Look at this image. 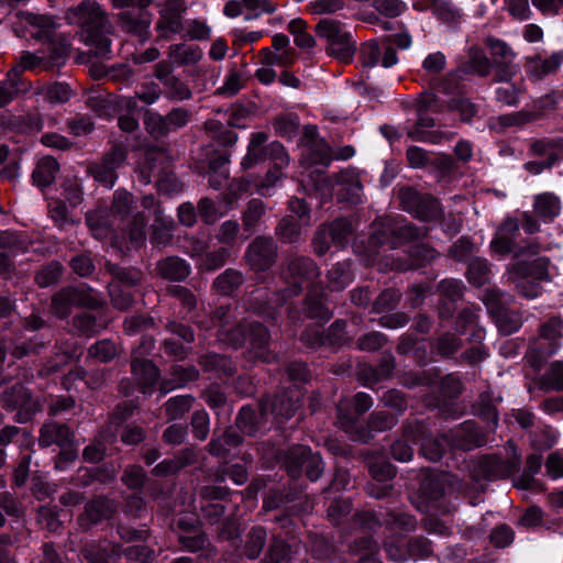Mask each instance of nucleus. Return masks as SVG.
Masks as SVG:
<instances>
[{"mask_svg": "<svg viewBox=\"0 0 563 563\" xmlns=\"http://www.w3.org/2000/svg\"><path fill=\"white\" fill-rule=\"evenodd\" d=\"M64 18L69 25L79 29L80 40L93 47V51L78 53L76 64L96 68L97 63L93 59L106 57L111 52L110 35L113 33V25L108 13L96 0H84L68 8Z\"/></svg>", "mask_w": 563, "mask_h": 563, "instance_id": "f257e3e1", "label": "nucleus"}, {"mask_svg": "<svg viewBox=\"0 0 563 563\" xmlns=\"http://www.w3.org/2000/svg\"><path fill=\"white\" fill-rule=\"evenodd\" d=\"M289 154L279 141H269L264 131L250 134L246 153L240 168L243 173H260L266 186H275L283 176V169L289 165Z\"/></svg>", "mask_w": 563, "mask_h": 563, "instance_id": "f03ea898", "label": "nucleus"}, {"mask_svg": "<svg viewBox=\"0 0 563 563\" xmlns=\"http://www.w3.org/2000/svg\"><path fill=\"white\" fill-rule=\"evenodd\" d=\"M415 80L423 82V92L418 101L416 123L424 130L438 125V118L431 115V112H438L443 107L444 100L440 95H453L459 91L460 84L455 77L442 76V73H415Z\"/></svg>", "mask_w": 563, "mask_h": 563, "instance_id": "7ed1b4c3", "label": "nucleus"}, {"mask_svg": "<svg viewBox=\"0 0 563 563\" xmlns=\"http://www.w3.org/2000/svg\"><path fill=\"white\" fill-rule=\"evenodd\" d=\"M210 131L217 147L207 154L206 164L200 166L199 173L208 177V184L211 188L220 190L229 180L228 166L239 135L219 121L212 123Z\"/></svg>", "mask_w": 563, "mask_h": 563, "instance_id": "20e7f679", "label": "nucleus"}, {"mask_svg": "<svg viewBox=\"0 0 563 563\" xmlns=\"http://www.w3.org/2000/svg\"><path fill=\"white\" fill-rule=\"evenodd\" d=\"M228 341L235 347H246L247 358L254 363L271 364L277 355L271 349L268 328L260 321L243 320L227 333Z\"/></svg>", "mask_w": 563, "mask_h": 563, "instance_id": "39448f33", "label": "nucleus"}, {"mask_svg": "<svg viewBox=\"0 0 563 563\" xmlns=\"http://www.w3.org/2000/svg\"><path fill=\"white\" fill-rule=\"evenodd\" d=\"M550 260L547 256L525 255L511 257L507 272L517 280L516 289L527 299H534L542 295L543 282H550Z\"/></svg>", "mask_w": 563, "mask_h": 563, "instance_id": "423d86ee", "label": "nucleus"}, {"mask_svg": "<svg viewBox=\"0 0 563 563\" xmlns=\"http://www.w3.org/2000/svg\"><path fill=\"white\" fill-rule=\"evenodd\" d=\"M520 236V219L507 214L489 242L490 251L500 258L538 255L540 245L531 240L518 241Z\"/></svg>", "mask_w": 563, "mask_h": 563, "instance_id": "0eeeda50", "label": "nucleus"}, {"mask_svg": "<svg viewBox=\"0 0 563 563\" xmlns=\"http://www.w3.org/2000/svg\"><path fill=\"white\" fill-rule=\"evenodd\" d=\"M141 176L146 183L153 181L161 195L172 197L183 190V183L173 172V162L166 151H147Z\"/></svg>", "mask_w": 563, "mask_h": 563, "instance_id": "6e6552de", "label": "nucleus"}, {"mask_svg": "<svg viewBox=\"0 0 563 563\" xmlns=\"http://www.w3.org/2000/svg\"><path fill=\"white\" fill-rule=\"evenodd\" d=\"M170 529L181 551L189 553L214 551L197 514L180 512L172 519Z\"/></svg>", "mask_w": 563, "mask_h": 563, "instance_id": "1a4fd4ad", "label": "nucleus"}, {"mask_svg": "<svg viewBox=\"0 0 563 563\" xmlns=\"http://www.w3.org/2000/svg\"><path fill=\"white\" fill-rule=\"evenodd\" d=\"M479 316L470 308H464L455 317L454 330L466 338L472 344L471 347L462 352L463 360L470 365H476L489 356L488 349L483 344L486 330L479 324Z\"/></svg>", "mask_w": 563, "mask_h": 563, "instance_id": "9d476101", "label": "nucleus"}, {"mask_svg": "<svg viewBox=\"0 0 563 563\" xmlns=\"http://www.w3.org/2000/svg\"><path fill=\"white\" fill-rule=\"evenodd\" d=\"M287 474L291 479L305 477L311 483L317 482L324 473L325 464L318 451L309 445L294 444L288 448L284 459Z\"/></svg>", "mask_w": 563, "mask_h": 563, "instance_id": "9b49d317", "label": "nucleus"}, {"mask_svg": "<svg viewBox=\"0 0 563 563\" xmlns=\"http://www.w3.org/2000/svg\"><path fill=\"white\" fill-rule=\"evenodd\" d=\"M347 321L345 319H335L327 329L306 327L299 336L300 342L308 350H329L338 352L343 346H349L352 339L347 333Z\"/></svg>", "mask_w": 563, "mask_h": 563, "instance_id": "f8f14e48", "label": "nucleus"}, {"mask_svg": "<svg viewBox=\"0 0 563 563\" xmlns=\"http://www.w3.org/2000/svg\"><path fill=\"white\" fill-rule=\"evenodd\" d=\"M398 199L401 209L421 222H439L444 218L441 201L429 192L406 185L399 189Z\"/></svg>", "mask_w": 563, "mask_h": 563, "instance_id": "ddd939ff", "label": "nucleus"}, {"mask_svg": "<svg viewBox=\"0 0 563 563\" xmlns=\"http://www.w3.org/2000/svg\"><path fill=\"white\" fill-rule=\"evenodd\" d=\"M129 153L128 144L122 141L113 142L100 161L89 164V175L99 186L112 189L119 179V170L128 164Z\"/></svg>", "mask_w": 563, "mask_h": 563, "instance_id": "4468645a", "label": "nucleus"}, {"mask_svg": "<svg viewBox=\"0 0 563 563\" xmlns=\"http://www.w3.org/2000/svg\"><path fill=\"white\" fill-rule=\"evenodd\" d=\"M158 82L150 81L141 85L135 90V99L145 104L154 103L161 93H165L168 99L186 100L191 97V91L187 84L174 75V73H153Z\"/></svg>", "mask_w": 563, "mask_h": 563, "instance_id": "2eb2a0df", "label": "nucleus"}, {"mask_svg": "<svg viewBox=\"0 0 563 563\" xmlns=\"http://www.w3.org/2000/svg\"><path fill=\"white\" fill-rule=\"evenodd\" d=\"M2 408L15 412L13 419L19 423H27L43 410V401L33 396L22 383L16 382L2 390Z\"/></svg>", "mask_w": 563, "mask_h": 563, "instance_id": "dca6fc26", "label": "nucleus"}, {"mask_svg": "<svg viewBox=\"0 0 563 563\" xmlns=\"http://www.w3.org/2000/svg\"><path fill=\"white\" fill-rule=\"evenodd\" d=\"M353 233L352 222L341 216L318 227L312 238L311 246L318 256H323L330 251L331 246L344 250L349 245Z\"/></svg>", "mask_w": 563, "mask_h": 563, "instance_id": "f3484780", "label": "nucleus"}, {"mask_svg": "<svg viewBox=\"0 0 563 563\" xmlns=\"http://www.w3.org/2000/svg\"><path fill=\"white\" fill-rule=\"evenodd\" d=\"M420 230L413 224L402 219L397 222L386 219L375 228L369 238L368 243L373 247H388L395 250L406 243L419 240Z\"/></svg>", "mask_w": 563, "mask_h": 563, "instance_id": "a211bd4d", "label": "nucleus"}, {"mask_svg": "<svg viewBox=\"0 0 563 563\" xmlns=\"http://www.w3.org/2000/svg\"><path fill=\"white\" fill-rule=\"evenodd\" d=\"M412 444L419 448L420 454L431 462H439L445 454L448 435L441 438L434 435L432 426L424 419H416L409 422L404 430Z\"/></svg>", "mask_w": 563, "mask_h": 563, "instance_id": "6ab92c4d", "label": "nucleus"}, {"mask_svg": "<svg viewBox=\"0 0 563 563\" xmlns=\"http://www.w3.org/2000/svg\"><path fill=\"white\" fill-rule=\"evenodd\" d=\"M100 305L87 284L65 286L52 296V309L60 319L68 318L74 308L97 309Z\"/></svg>", "mask_w": 563, "mask_h": 563, "instance_id": "aec40b11", "label": "nucleus"}, {"mask_svg": "<svg viewBox=\"0 0 563 563\" xmlns=\"http://www.w3.org/2000/svg\"><path fill=\"white\" fill-rule=\"evenodd\" d=\"M385 552L389 561L404 563L408 560H423L432 555V542L423 537L397 536L385 542Z\"/></svg>", "mask_w": 563, "mask_h": 563, "instance_id": "412c9836", "label": "nucleus"}, {"mask_svg": "<svg viewBox=\"0 0 563 563\" xmlns=\"http://www.w3.org/2000/svg\"><path fill=\"white\" fill-rule=\"evenodd\" d=\"M86 104L98 118L111 121L122 112V109L131 111L135 107V99L119 96L98 87L89 90L86 97Z\"/></svg>", "mask_w": 563, "mask_h": 563, "instance_id": "4be33fe9", "label": "nucleus"}, {"mask_svg": "<svg viewBox=\"0 0 563 563\" xmlns=\"http://www.w3.org/2000/svg\"><path fill=\"white\" fill-rule=\"evenodd\" d=\"M12 27L18 36L29 33L34 40L45 42L56 36L57 23L53 15L19 11L14 14Z\"/></svg>", "mask_w": 563, "mask_h": 563, "instance_id": "5701e85b", "label": "nucleus"}, {"mask_svg": "<svg viewBox=\"0 0 563 563\" xmlns=\"http://www.w3.org/2000/svg\"><path fill=\"white\" fill-rule=\"evenodd\" d=\"M307 390L297 386L283 387L275 393L272 399L264 401L268 408V415L273 416L278 428L295 416L303 406Z\"/></svg>", "mask_w": 563, "mask_h": 563, "instance_id": "b1692460", "label": "nucleus"}, {"mask_svg": "<svg viewBox=\"0 0 563 563\" xmlns=\"http://www.w3.org/2000/svg\"><path fill=\"white\" fill-rule=\"evenodd\" d=\"M520 467L521 461L519 456L505 460L498 454H485L474 465L473 476L476 481L495 482L517 474Z\"/></svg>", "mask_w": 563, "mask_h": 563, "instance_id": "393cba45", "label": "nucleus"}, {"mask_svg": "<svg viewBox=\"0 0 563 563\" xmlns=\"http://www.w3.org/2000/svg\"><path fill=\"white\" fill-rule=\"evenodd\" d=\"M234 424L244 435L263 438L272 428L267 406L264 401L257 406L243 405L235 417Z\"/></svg>", "mask_w": 563, "mask_h": 563, "instance_id": "a878e982", "label": "nucleus"}, {"mask_svg": "<svg viewBox=\"0 0 563 563\" xmlns=\"http://www.w3.org/2000/svg\"><path fill=\"white\" fill-rule=\"evenodd\" d=\"M152 0H139V7L123 10L117 15L119 27L141 42L150 38L152 13L147 10Z\"/></svg>", "mask_w": 563, "mask_h": 563, "instance_id": "bb28decb", "label": "nucleus"}, {"mask_svg": "<svg viewBox=\"0 0 563 563\" xmlns=\"http://www.w3.org/2000/svg\"><path fill=\"white\" fill-rule=\"evenodd\" d=\"M277 245L273 238L256 236L246 247L244 260L251 269L266 272L276 263Z\"/></svg>", "mask_w": 563, "mask_h": 563, "instance_id": "cd10ccee", "label": "nucleus"}, {"mask_svg": "<svg viewBox=\"0 0 563 563\" xmlns=\"http://www.w3.org/2000/svg\"><path fill=\"white\" fill-rule=\"evenodd\" d=\"M486 307L501 334L510 335L522 327L521 313L509 308L501 294H492L487 298Z\"/></svg>", "mask_w": 563, "mask_h": 563, "instance_id": "c85d7f7f", "label": "nucleus"}, {"mask_svg": "<svg viewBox=\"0 0 563 563\" xmlns=\"http://www.w3.org/2000/svg\"><path fill=\"white\" fill-rule=\"evenodd\" d=\"M373 406V398L363 391L356 393L351 399L340 401L336 406V416L343 428L358 431L363 428L361 417Z\"/></svg>", "mask_w": 563, "mask_h": 563, "instance_id": "c756f323", "label": "nucleus"}, {"mask_svg": "<svg viewBox=\"0 0 563 563\" xmlns=\"http://www.w3.org/2000/svg\"><path fill=\"white\" fill-rule=\"evenodd\" d=\"M562 523V519L550 518L538 505L528 506L515 521L518 529L529 532H538L541 529L558 531Z\"/></svg>", "mask_w": 563, "mask_h": 563, "instance_id": "7c9ffc66", "label": "nucleus"}, {"mask_svg": "<svg viewBox=\"0 0 563 563\" xmlns=\"http://www.w3.org/2000/svg\"><path fill=\"white\" fill-rule=\"evenodd\" d=\"M397 352L401 355L411 354L421 367L437 357L433 353L432 339H418L413 332H406L399 338Z\"/></svg>", "mask_w": 563, "mask_h": 563, "instance_id": "2f4dec72", "label": "nucleus"}, {"mask_svg": "<svg viewBox=\"0 0 563 563\" xmlns=\"http://www.w3.org/2000/svg\"><path fill=\"white\" fill-rule=\"evenodd\" d=\"M131 374L144 395H151L161 378V371L153 360L139 355L131 357Z\"/></svg>", "mask_w": 563, "mask_h": 563, "instance_id": "473e14b6", "label": "nucleus"}, {"mask_svg": "<svg viewBox=\"0 0 563 563\" xmlns=\"http://www.w3.org/2000/svg\"><path fill=\"white\" fill-rule=\"evenodd\" d=\"M450 441L454 449L467 452L485 445L486 437L475 421L466 420L450 431Z\"/></svg>", "mask_w": 563, "mask_h": 563, "instance_id": "72a5a7b5", "label": "nucleus"}, {"mask_svg": "<svg viewBox=\"0 0 563 563\" xmlns=\"http://www.w3.org/2000/svg\"><path fill=\"white\" fill-rule=\"evenodd\" d=\"M445 486L442 477L431 470H423L417 476L415 494L426 507L432 501H438L444 496Z\"/></svg>", "mask_w": 563, "mask_h": 563, "instance_id": "f704fd0d", "label": "nucleus"}, {"mask_svg": "<svg viewBox=\"0 0 563 563\" xmlns=\"http://www.w3.org/2000/svg\"><path fill=\"white\" fill-rule=\"evenodd\" d=\"M113 509L107 497L98 496L87 501L84 511L78 516V525L88 531L112 517Z\"/></svg>", "mask_w": 563, "mask_h": 563, "instance_id": "c9c22d12", "label": "nucleus"}, {"mask_svg": "<svg viewBox=\"0 0 563 563\" xmlns=\"http://www.w3.org/2000/svg\"><path fill=\"white\" fill-rule=\"evenodd\" d=\"M358 58L363 67L380 65L384 68H389L395 66L398 62L397 52L394 47L386 46L380 48L375 41H369L361 45Z\"/></svg>", "mask_w": 563, "mask_h": 563, "instance_id": "e433bc0d", "label": "nucleus"}, {"mask_svg": "<svg viewBox=\"0 0 563 563\" xmlns=\"http://www.w3.org/2000/svg\"><path fill=\"white\" fill-rule=\"evenodd\" d=\"M332 161V148L327 141L301 148V166L306 169L314 168L311 173H316L318 176L325 174V169Z\"/></svg>", "mask_w": 563, "mask_h": 563, "instance_id": "4c0bfd02", "label": "nucleus"}, {"mask_svg": "<svg viewBox=\"0 0 563 563\" xmlns=\"http://www.w3.org/2000/svg\"><path fill=\"white\" fill-rule=\"evenodd\" d=\"M274 187L275 186H266V181H264V177L260 173H254L253 175L244 173L242 177L233 178L230 181L225 192V199L228 203L232 205L246 194H253L254 191L263 192Z\"/></svg>", "mask_w": 563, "mask_h": 563, "instance_id": "58836bf2", "label": "nucleus"}, {"mask_svg": "<svg viewBox=\"0 0 563 563\" xmlns=\"http://www.w3.org/2000/svg\"><path fill=\"white\" fill-rule=\"evenodd\" d=\"M81 555L87 563H119L122 547L109 540L86 543Z\"/></svg>", "mask_w": 563, "mask_h": 563, "instance_id": "ea45409f", "label": "nucleus"}, {"mask_svg": "<svg viewBox=\"0 0 563 563\" xmlns=\"http://www.w3.org/2000/svg\"><path fill=\"white\" fill-rule=\"evenodd\" d=\"M74 442H76L75 433L67 423L51 420L40 428L38 443L42 448H48L53 444L64 448Z\"/></svg>", "mask_w": 563, "mask_h": 563, "instance_id": "a19ab883", "label": "nucleus"}, {"mask_svg": "<svg viewBox=\"0 0 563 563\" xmlns=\"http://www.w3.org/2000/svg\"><path fill=\"white\" fill-rule=\"evenodd\" d=\"M301 313L306 319L313 321L308 327L322 328L332 317L333 311L329 308L322 294L308 292L301 305Z\"/></svg>", "mask_w": 563, "mask_h": 563, "instance_id": "79ce46f5", "label": "nucleus"}, {"mask_svg": "<svg viewBox=\"0 0 563 563\" xmlns=\"http://www.w3.org/2000/svg\"><path fill=\"white\" fill-rule=\"evenodd\" d=\"M300 543L297 538H284L275 534L268 545L265 563H291L298 552Z\"/></svg>", "mask_w": 563, "mask_h": 563, "instance_id": "37998d69", "label": "nucleus"}, {"mask_svg": "<svg viewBox=\"0 0 563 563\" xmlns=\"http://www.w3.org/2000/svg\"><path fill=\"white\" fill-rule=\"evenodd\" d=\"M114 217L108 206H98L85 214V223L97 240L107 239L113 232Z\"/></svg>", "mask_w": 563, "mask_h": 563, "instance_id": "c03bdc74", "label": "nucleus"}, {"mask_svg": "<svg viewBox=\"0 0 563 563\" xmlns=\"http://www.w3.org/2000/svg\"><path fill=\"white\" fill-rule=\"evenodd\" d=\"M363 189L364 187L358 176L342 173L334 195L339 203L357 206L363 202Z\"/></svg>", "mask_w": 563, "mask_h": 563, "instance_id": "a18cd8bd", "label": "nucleus"}, {"mask_svg": "<svg viewBox=\"0 0 563 563\" xmlns=\"http://www.w3.org/2000/svg\"><path fill=\"white\" fill-rule=\"evenodd\" d=\"M288 272L294 279L292 286L297 292L302 291L303 284L309 283L319 276V267L314 261L307 256H297L288 264Z\"/></svg>", "mask_w": 563, "mask_h": 563, "instance_id": "49530a36", "label": "nucleus"}, {"mask_svg": "<svg viewBox=\"0 0 563 563\" xmlns=\"http://www.w3.org/2000/svg\"><path fill=\"white\" fill-rule=\"evenodd\" d=\"M459 73H442V76L455 77L460 84V89L453 95H445L450 97L449 100H444L450 111L457 112L462 122L470 123L473 118L478 114V106L472 102L468 98L459 96L462 92L463 85L462 79L464 77L457 76Z\"/></svg>", "mask_w": 563, "mask_h": 563, "instance_id": "de8ad7c7", "label": "nucleus"}, {"mask_svg": "<svg viewBox=\"0 0 563 563\" xmlns=\"http://www.w3.org/2000/svg\"><path fill=\"white\" fill-rule=\"evenodd\" d=\"M397 413H391L390 410L382 409L374 410L366 422V426L360 428L357 431L360 433L358 439L362 442H367L371 438H373L372 432H384L390 430L398 422Z\"/></svg>", "mask_w": 563, "mask_h": 563, "instance_id": "09e8293b", "label": "nucleus"}, {"mask_svg": "<svg viewBox=\"0 0 563 563\" xmlns=\"http://www.w3.org/2000/svg\"><path fill=\"white\" fill-rule=\"evenodd\" d=\"M106 271L111 277L108 285L139 288L143 279L142 271L133 266L125 267L117 263L108 262L106 264Z\"/></svg>", "mask_w": 563, "mask_h": 563, "instance_id": "8fccbe9b", "label": "nucleus"}, {"mask_svg": "<svg viewBox=\"0 0 563 563\" xmlns=\"http://www.w3.org/2000/svg\"><path fill=\"white\" fill-rule=\"evenodd\" d=\"M44 342L38 341L36 334L27 338H20L15 343L2 335V366L5 363L7 354L10 353L14 358L21 360L31 353H38L44 347Z\"/></svg>", "mask_w": 563, "mask_h": 563, "instance_id": "3c124183", "label": "nucleus"}, {"mask_svg": "<svg viewBox=\"0 0 563 563\" xmlns=\"http://www.w3.org/2000/svg\"><path fill=\"white\" fill-rule=\"evenodd\" d=\"M560 349V341L538 339L529 346L527 352V358L530 367L536 372L541 371L548 360L555 355Z\"/></svg>", "mask_w": 563, "mask_h": 563, "instance_id": "603ef678", "label": "nucleus"}, {"mask_svg": "<svg viewBox=\"0 0 563 563\" xmlns=\"http://www.w3.org/2000/svg\"><path fill=\"white\" fill-rule=\"evenodd\" d=\"M24 73H5L2 80V109L14 99L22 98L31 92L32 82L23 77Z\"/></svg>", "mask_w": 563, "mask_h": 563, "instance_id": "864d4df0", "label": "nucleus"}, {"mask_svg": "<svg viewBox=\"0 0 563 563\" xmlns=\"http://www.w3.org/2000/svg\"><path fill=\"white\" fill-rule=\"evenodd\" d=\"M157 272L163 279L184 282L190 275L191 266L179 256H167L157 262Z\"/></svg>", "mask_w": 563, "mask_h": 563, "instance_id": "5fc2aeb1", "label": "nucleus"}, {"mask_svg": "<svg viewBox=\"0 0 563 563\" xmlns=\"http://www.w3.org/2000/svg\"><path fill=\"white\" fill-rule=\"evenodd\" d=\"M200 365L205 372L216 374L220 378H231L236 372L232 358L224 354L208 352L200 357Z\"/></svg>", "mask_w": 563, "mask_h": 563, "instance_id": "6e6d98bb", "label": "nucleus"}, {"mask_svg": "<svg viewBox=\"0 0 563 563\" xmlns=\"http://www.w3.org/2000/svg\"><path fill=\"white\" fill-rule=\"evenodd\" d=\"M59 168L60 165L55 157L51 155L43 156L37 161L32 172V184L40 189L49 187L55 181Z\"/></svg>", "mask_w": 563, "mask_h": 563, "instance_id": "4d7b16f0", "label": "nucleus"}, {"mask_svg": "<svg viewBox=\"0 0 563 563\" xmlns=\"http://www.w3.org/2000/svg\"><path fill=\"white\" fill-rule=\"evenodd\" d=\"M485 43L490 49L492 67L499 68L500 70L517 67L516 54L505 42L498 38L487 37Z\"/></svg>", "mask_w": 563, "mask_h": 563, "instance_id": "13d9d810", "label": "nucleus"}, {"mask_svg": "<svg viewBox=\"0 0 563 563\" xmlns=\"http://www.w3.org/2000/svg\"><path fill=\"white\" fill-rule=\"evenodd\" d=\"M244 283L241 271L227 268L212 283V290L222 297H234Z\"/></svg>", "mask_w": 563, "mask_h": 563, "instance_id": "bf43d9fd", "label": "nucleus"}, {"mask_svg": "<svg viewBox=\"0 0 563 563\" xmlns=\"http://www.w3.org/2000/svg\"><path fill=\"white\" fill-rule=\"evenodd\" d=\"M455 333L443 332L432 336V347L434 355L440 360L453 358L463 347V340Z\"/></svg>", "mask_w": 563, "mask_h": 563, "instance_id": "052dcab7", "label": "nucleus"}, {"mask_svg": "<svg viewBox=\"0 0 563 563\" xmlns=\"http://www.w3.org/2000/svg\"><path fill=\"white\" fill-rule=\"evenodd\" d=\"M267 541L266 529L262 526H253L246 533V539L236 550L241 555L253 561L262 554Z\"/></svg>", "mask_w": 563, "mask_h": 563, "instance_id": "680f3d73", "label": "nucleus"}, {"mask_svg": "<svg viewBox=\"0 0 563 563\" xmlns=\"http://www.w3.org/2000/svg\"><path fill=\"white\" fill-rule=\"evenodd\" d=\"M93 310L87 309L73 317L71 325L79 335L90 338L106 327L104 319Z\"/></svg>", "mask_w": 563, "mask_h": 563, "instance_id": "e2e57ef3", "label": "nucleus"}, {"mask_svg": "<svg viewBox=\"0 0 563 563\" xmlns=\"http://www.w3.org/2000/svg\"><path fill=\"white\" fill-rule=\"evenodd\" d=\"M257 111L258 107L253 101L233 104L228 111L227 128L246 129L251 126Z\"/></svg>", "mask_w": 563, "mask_h": 563, "instance_id": "0e129e2a", "label": "nucleus"}, {"mask_svg": "<svg viewBox=\"0 0 563 563\" xmlns=\"http://www.w3.org/2000/svg\"><path fill=\"white\" fill-rule=\"evenodd\" d=\"M201 398L210 409L213 410L214 415H217L219 419L221 417L227 419L230 416L232 406L229 402L227 394L219 385H210L202 391Z\"/></svg>", "mask_w": 563, "mask_h": 563, "instance_id": "69168bd1", "label": "nucleus"}, {"mask_svg": "<svg viewBox=\"0 0 563 563\" xmlns=\"http://www.w3.org/2000/svg\"><path fill=\"white\" fill-rule=\"evenodd\" d=\"M122 353L121 344L117 343L112 339H101L92 343L88 350L87 355L89 358L95 360L98 363H110Z\"/></svg>", "mask_w": 563, "mask_h": 563, "instance_id": "338daca9", "label": "nucleus"}, {"mask_svg": "<svg viewBox=\"0 0 563 563\" xmlns=\"http://www.w3.org/2000/svg\"><path fill=\"white\" fill-rule=\"evenodd\" d=\"M147 223L148 219L142 212H137L126 222L123 228V236L129 241L131 247L137 250L144 245Z\"/></svg>", "mask_w": 563, "mask_h": 563, "instance_id": "774afa93", "label": "nucleus"}]
</instances>
